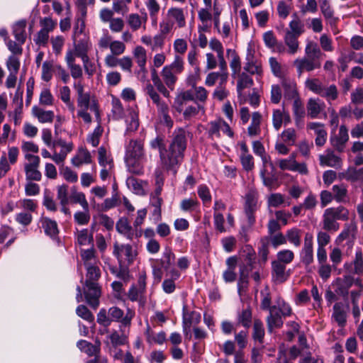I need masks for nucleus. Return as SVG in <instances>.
<instances>
[{
	"label": "nucleus",
	"mask_w": 363,
	"mask_h": 363,
	"mask_svg": "<svg viewBox=\"0 0 363 363\" xmlns=\"http://www.w3.org/2000/svg\"><path fill=\"white\" fill-rule=\"evenodd\" d=\"M186 147L185 131L181 128L174 130L167 153L162 155V165L167 169L174 168L182 162Z\"/></svg>",
	"instance_id": "1"
},
{
	"label": "nucleus",
	"mask_w": 363,
	"mask_h": 363,
	"mask_svg": "<svg viewBox=\"0 0 363 363\" xmlns=\"http://www.w3.org/2000/svg\"><path fill=\"white\" fill-rule=\"evenodd\" d=\"M187 12L183 8L172 6L169 8L163 19L160 23L162 34H169L173 29L183 28L186 26Z\"/></svg>",
	"instance_id": "2"
},
{
	"label": "nucleus",
	"mask_w": 363,
	"mask_h": 363,
	"mask_svg": "<svg viewBox=\"0 0 363 363\" xmlns=\"http://www.w3.org/2000/svg\"><path fill=\"white\" fill-rule=\"evenodd\" d=\"M85 28L84 20L78 19L74 28V33L72 35L74 50H72L74 54V59L76 57H80L83 62L89 61L87 52L91 48V43L86 37L80 38Z\"/></svg>",
	"instance_id": "3"
},
{
	"label": "nucleus",
	"mask_w": 363,
	"mask_h": 363,
	"mask_svg": "<svg viewBox=\"0 0 363 363\" xmlns=\"http://www.w3.org/2000/svg\"><path fill=\"white\" fill-rule=\"evenodd\" d=\"M258 197L257 191L253 188L249 189L244 196V211L250 226L255 223V213L259 207Z\"/></svg>",
	"instance_id": "4"
},
{
	"label": "nucleus",
	"mask_w": 363,
	"mask_h": 363,
	"mask_svg": "<svg viewBox=\"0 0 363 363\" xmlns=\"http://www.w3.org/2000/svg\"><path fill=\"white\" fill-rule=\"evenodd\" d=\"M113 255L116 257L118 262L122 264H131L135 259L138 252L136 249L129 244H118L115 242L113 245Z\"/></svg>",
	"instance_id": "5"
},
{
	"label": "nucleus",
	"mask_w": 363,
	"mask_h": 363,
	"mask_svg": "<svg viewBox=\"0 0 363 363\" xmlns=\"http://www.w3.org/2000/svg\"><path fill=\"white\" fill-rule=\"evenodd\" d=\"M77 116L82 118L85 123L90 124L91 123V113L94 114L98 123H101L99 104L96 100L77 103Z\"/></svg>",
	"instance_id": "6"
},
{
	"label": "nucleus",
	"mask_w": 363,
	"mask_h": 363,
	"mask_svg": "<svg viewBox=\"0 0 363 363\" xmlns=\"http://www.w3.org/2000/svg\"><path fill=\"white\" fill-rule=\"evenodd\" d=\"M247 248L248 252L245 257V262L240 267V279L238 281L239 291L247 287L250 272L254 269V264L255 263V251L250 247H247Z\"/></svg>",
	"instance_id": "7"
},
{
	"label": "nucleus",
	"mask_w": 363,
	"mask_h": 363,
	"mask_svg": "<svg viewBox=\"0 0 363 363\" xmlns=\"http://www.w3.org/2000/svg\"><path fill=\"white\" fill-rule=\"evenodd\" d=\"M220 132L229 138H233L234 135L230 125L222 118L211 121L208 124V133L212 139L220 138Z\"/></svg>",
	"instance_id": "8"
},
{
	"label": "nucleus",
	"mask_w": 363,
	"mask_h": 363,
	"mask_svg": "<svg viewBox=\"0 0 363 363\" xmlns=\"http://www.w3.org/2000/svg\"><path fill=\"white\" fill-rule=\"evenodd\" d=\"M108 314L112 321L120 322L121 325V328L130 327L133 318L134 317V312L130 309H128L125 315H124L123 311L116 307H111L108 311Z\"/></svg>",
	"instance_id": "9"
},
{
	"label": "nucleus",
	"mask_w": 363,
	"mask_h": 363,
	"mask_svg": "<svg viewBox=\"0 0 363 363\" xmlns=\"http://www.w3.org/2000/svg\"><path fill=\"white\" fill-rule=\"evenodd\" d=\"M277 164L281 170L298 172L302 174H307L308 172L305 163H298L296 162V155L294 153L287 159L279 160Z\"/></svg>",
	"instance_id": "10"
},
{
	"label": "nucleus",
	"mask_w": 363,
	"mask_h": 363,
	"mask_svg": "<svg viewBox=\"0 0 363 363\" xmlns=\"http://www.w3.org/2000/svg\"><path fill=\"white\" fill-rule=\"evenodd\" d=\"M350 311L349 305L342 302H337L333 307L332 320L340 328L346 325L347 314Z\"/></svg>",
	"instance_id": "11"
},
{
	"label": "nucleus",
	"mask_w": 363,
	"mask_h": 363,
	"mask_svg": "<svg viewBox=\"0 0 363 363\" xmlns=\"http://www.w3.org/2000/svg\"><path fill=\"white\" fill-rule=\"evenodd\" d=\"M301 262L308 266L313 262V236L311 233H306L304 237V243L300 252Z\"/></svg>",
	"instance_id": "12"
},
{
	"label": "nucleus",
	"mask_w": 363,
	"mask_h": 363,
	"mask_svg": "<svg viewBox=\"0 0 363 363\" xmlns=\"http://www.w3.org/2000/svg\"><path fill=\"white\" fill-rule=\"evenodd\" d=\"M294 65L296 67L298 74H301L303 72H311L318 69L321 66V62H318L314 59L303 57H298L294 61Z\"/></svg>",
	"instance_id": "13"
},
{
	"label": "nucleus",
	"mask_w": 363,
	"mask_h": 363,
	"mask_svg": "<svg viewBox=\"0 0 363 363\" xmlns=\"http://www.w3.org/2000/svg\"><path fill=\"white\" fill-rule=\"evenodd\" d=\"M116 230L128 240L141 236V230L133 229L126 218H121L116 223Z\"/></svg>",
	"instance_id": "14"
},
{
	"label": "nucleus",
	"mask_w": 363,
	"mask_h": 363,
	"mask_svg": "<svg viewBox=\"0 0 363 363\" xmlns=\"http://www.w3.org/2000/svg\"><path fill=\"white\" fill-rule=\"evenodd\" d=\"M349 140L348 130L345 125H340L337 134L330 136L331 145L339 152H342Z\"/></svg>",
	"instance_id": "15"
},
{
	"label": "nucleus",
	"mask_w": 363,
	"mask_h": 363,
	"mask_svg": "<svg viewBox=\"0 0 363 363\" xmlns=\"http://www.w3.org/2000/svg\"><path fill=\"white\" fill-rule=\"evenodd\" d=\"M306 129L307 130L313 131V133L315 135V142L317 146L322 147L325 145L327 140L328 133L323 123L318 122H310L307 124Z\"/></svg>",
	"instance_id": "16"
},
{
	"label": "nucleus",
	"mask_w": 363,
	"mask_h": 363,
	"mask_svg": "<svg viewBox=\"0 0 363 363\" xmlns=\"http://www.w3.org/2000/svg\"><path fill=\"white\" fill-rule=\"evenodd\" d=\"M320 165L339 169L342 166V159L333 150L328 149L319 155Z\"/></svg>",
	"instance_id": "17"
},
{
	"label": "nucleus",
	"mask_w": 363,
	"mask_h": 363,
	"mask_svg": "<svg viewBox=\"0 0 363 363\" xmlns=\"http://www.w3.org/2000/svg\"><path fill=\"white\" fill-rule=\"evenodd\" d=\"M272 120L273 127L277 131L280 130L282 125H286L291 122L289 113L284 107L282 109H273Z\"/></svg>",
	"instance_id": "18"
},
{
	"label": "nucleus",
	"mask_w": 363,
	"mask_h": 363,
	"mask_svg": "<svg viewBox=\"0 0 363 363\" xmlns=\"http://www.w3.org/2000/svg\"><path fill=\"white\" fill-rule=\"evenodd\" d=\"M298 38L289 32H284L283 45L285 50L281 54L295 55L300 50Z\"/></svg>",
	"instance_id": "19"
},
{
	"label": "nucleus",
	"mask_w": 363,
	"mask_h": 363,
	"mask_svg": "<svg viewBox=\"0 0 363 363\" xmlns=\"http://www.w3.org/2000/svg\"><path fill=\"white\" fill-rule=\"evenodd\" d=\"M56 145L60 146L62 149L60 152H57L55 150L54 151V153L52 154V160L57 164H60L64 162L67 154L73 150V143H67L63 140H58L54 142L53 148H55Z\"/></svg>",
	"instance_id": "20"
},
{
	"label": "nucleus",
	"mask_w": 363,
	"mask_h": 363,
	"mask_svg": "<svg viewBox=\"0 0 363 363\" xmlns=\"http://www.w3.org/2000/svg\"><path fill=\"white\" fill-rule=\"evenodd\" d=\"M74 244L76 246H93L94 237L93 233L88 229H76L74 233Z\"/></svg>",
	"instance_id": "21"
},
{
	"label": "nucleus",
	"mask_w": 363,
	"mask_h": 363,
	"mask_svg": "<svg viewBox=\"0 0 363 363\" xmlns=\"http://www.w3.org/2000/svg\"><path fill=\"white\" fill-rule=\"evenodd\" d=\"M65 61L70 70L71 76L76 80L81 79L83 75L82 69L80 65L75 64L74 54L72 50L67 52Z\"/></svg>",
	"instance_id": "22"
},
{
	"label": "nucleus",
	"mask_w": 363,
	"mask_h": 363,
	"mask_svg": "<svg viewBox=\"0 0 363 363\" xmlns=\"http://www.w3.org/2000/svg\"><path fill=\"white\" fill-rule=\"evenodd\" d=\"M325 108V104L320 99L311 98L306 104L307 114L311 118H317Z\"/></svg>",
	"instance_id": "23"
},
{
	"label": "nucleus",
	"mask_w": 363,
	"mask_h": 363,
	"mask_svg": "<svg viewBox=\"0 0 363 363\" xmlns=\"http://www.w3.org/2000/svg\"><path fill=\"white\" fill-rule=\"evenodd\" d=\"M125 157L143 158V144L138 140H130L125 145Z\"/></svg>",
	"instance_id": "24"
},
{
	"label": "nucleus",
	"mask_w": 363,
	"mask_h": 363,
	"mask_svg": "<svg viewBox=\"0 0 363 363\" xmlns=\"http://www.w3.org/2000/svg\"><path fill=\"white\" fill-rule=\"evenodd\" d=\"M205 108L203 104H196L186 106L183 111V118L185 121H191L205 115Z\"/></svg>",
	"instance_id": "25"
},
{
	"label": "nucleus",
	"mask_w": 363,
	"mask_h": 363,
	"mask_svg": "<svg viewBox=\"0 0 363 363\" xmlns=\"http://www.w3.org/2000/svg\"><path fill=\"white\" fill-rule=\"evenodd\" d=\"M87 288L86 294V298L89 305L94 308H96L99 306L98 298L101 295V290L98 285V283H91L86 284Z\"/></svg>",
	"instance_id": "26"
},
{
	"label": "nucleus",
	"mask_w": 363,
	"mask_h": 363,
	"mask_svg": "<svg viewBox=\"0 0 363 363\" xmlns=\"http://www.w3.org/2000/svg\"><path fill=\"white\" fill-rule=\"evenodd\" d=\"M126 184L128 189L135 194L143 196L147 192V183L146 182L137 179L133 177H130L127 179Z\"/></svg>",
	"instance_id": "27"
},
{
	"label": "nucleus",
	"mask_w": 363,
	"mask_h": 363,
	"mask_svg": "<svg viewBox=\"0 0 363 363\" xmlns=\"http://www.w3.org/2000/svg\"><path fill=\"white\" fill-rule=\"evenodd\" d=\"M292 111L296 126L298 128H301L303 125V119L306 112L300 99H296L294 101Z\"/></svg>",
	"instance_id": "28"
},
{
	"label": "nucleus",
	"mask_w": 363,
	"mask_h": 363,
	"mask_svg": "<svg viewBox=\"0 0 363 363\" xmlns=\"http://www.w3.org/2000/svg\"><path fill=\"white\" fill-rule=\"evenodd\" d=\"M263 40L265 45L272 49L273 52L282 53L285 50L282 43L277 42V38L272 31H267L263 34Z\"/></svg>",
	"instance_id": "29"
},
{
	"label": "nucleus",
	"mask_w": 363,
	"mask_h": 363,
	"mask_svg": "<svg viewBox=\"0 0 363 363\" xmlns=\"http://www.w3.org/2000/svg\"><path fill=\"white\" fill-rule=\"evenodd\" d=\"M262 116L260 113L255 111L252 114V119L250 125L247 128V135L250 138H255L261 133V122Z\"/></svg>",
	"instance_id": "30"
},
{
	"label": "nucleus",
	"mask_w": 363,
	"mask_h": 363,
	"mask_svg": "<svg viewBox=\"0 0 363 363\" xmlns=\"http://www.w3.org/2000/svg\"><path fill=\"white\" fill-rule=\"evenodd\" d=\"M32 114L41 123H52L55 118L52 111H46L38 106L32 108Z\"/></svg>",
	"instance_id": "31"
},
{
	"label": "nucleus",
	"mask_w": 363,
	"mask_h": 363,
	"mask_svg": "<svg viewBox=\"0 0 363 363\" xmlns=\"http://www.w3.org/2000/svg\"><path fill=\"white\" fill-rule=\"evenodd\" d=\"M281 86L284 90V97L288 99H299L295 82L289 78H284L281 80Z\"/></svg>",
	"instance_id": "32"
},
{
	"label": "nucleus",
	"mask_w": 363,
	"mask_h": 363,
	"mask_svg": "<svg viewBox=\"0 0 363 363\" xmlns=\"http://www.w3.org/2000/svg\"><path fill=\"white\" fill-rule=\"evenodd\" d=\"M147 20V13H145L143 16H140L138 13H130L127 18V22L130 28L135 31L141 27L145 28V24Z\"/></svg>",
	"instance_id": "33"
},
{
	"label": "nucleus",
	"mask_w": 363,
	"mask_h": 363,
	"mask_svg": "<svg viewBox=\"0 0 363 363\" xmlns=\"http://www.w3.org/2000/svg\"><path fill=\"white\" fill-rule=\"evenodd\" d=\"M39 222L46 235L52 238L58 234L59 230L55 220L48 217H42Z\"/></svg>",
	"instance_id": "34"
},
{
	"label": "nucleus",
	"mask_w": 363,
	"mask_h": 363,
	"mask_svg": "<svg viewBox=\"0 0 363 363\" xmlns=\"http://www.w3.org/2000/svg\"><path fill=\"white\" fill-rule=\"evenodd\" d=\"M145 335L147 342L150 344L162 345L166 340V334L164 332L161 331L157 334L154 333L148 323L146 325Z\"/></svg>",
	"instance_id": "35"
},
{
	"label": "nucleus",
	"mask_w": 363,
	"mask_h": 363,
	"mask_svg": "<svg viewBox=\"0 0 363 363\" xmlns=\"http://www.w3.org/2000/svg\"><path fill=\"white\" fill-rule=\"evenodd\" d=\"M273 279L279 283L284 282L288 277L285 270L286 265L280 262L273 261L272 262Z\"/></svg>",
	"instance_id": "36"
},
{
	"label": "nucleus",
	"mask_w": 363,
	"mask_h": 363,
	"mask_svg": "<svg viewBox=\"0 0 363 363\" xmlns=\"http://www.w3.org/2000/svg\"><path fill=\"white\" fill-rule=\"evenodd\" d=\"M26 21L20 20L16 22L13 27V34L20 44H23L26 42Z\"/></svg>",
	"instance_id": "37"
},
{
	"label": "nucleus",
	"mask_w": 363,
	"mask_h": 363,
	"mask_svg": "<svg viewBox=\"0 0 363 363\" xmlns=\"http://www.w3.org/2000/svg\"><path fill=\"white\" fill-rule=\"evenodd\" d=\"M235 74H237V91L238 94L241 95L245 89L249 88L253 85V79L245 72H240Z\"/></svg>",
	"instance_id": "38"
},
{
	"label": "nucleus",
	"mask_w": 363,
	"mask_h": 363,
	"mask_svg": "<svg viewBox=\"0 0 363 363\" xmlns=\"http://www.w3.org/2000/svg\"><path fill=\"white\" fill-rule=\"evenodd\" d=\"M240 161L243 168L246 171H250L254 168L253 157L249 153L248 148L245 143L240 145Z\"/></svg>",
	"instance_id": "39"
},
{
	"label": "nucleus",
	"mask_w": 363,
	"mask_h": 363,
	"mask_svg": "<svg viewBox=\"0 0 363 363\" xmlns=\"http://www.w3.org/2000/svg\"><path fill=\"white\" fill-rule=\"evenodd\" d=\"M72 164L79 167L84 164H89L91 162V156L90 152L85 148H79L77 153L72 157Z\"/></svg>",
	"instance_id": "40"
},
{
	"label": "nucleus",
	"mask_w": 363,
	"mask_h": 363,
	"mask_svg": "<svg viewBox=\"0 0 363 363\" xmlns=\"http://www.w3.org/2000/svg\"><path fill=\"white\" fill-rule=\"evenodd\" d=\"M268 330L272 332L274 328H279L282 325L281 315L277 311L276 306L270 308L269 315L267 318Z\"/></svg>",
	"instance_id": "41"
},
{
	"label": "nucleus",
	"mask_w": 363,
	"mask_h": 363,
	"mask_svg": "<svg viewBox=\"0 0 363 363\" xmlns=\"http://www.w3.org/2000/svg\"><path fill=\"white\" fill-rule=\"evenodd\" d=\"M323 52L318 44L312 40H308L305 48V56L321 62Z\"/></svg>",
	"instance_id": "42"
},
{
	"label": "nucleus",
	"mask_w": 363,
	"mask_h": 363,
	"mask_svg": "<svg viewBox=\"0 0 363 363\" xmlns=\"http://www.w3.org/2000/svg\"><path fill=\"white\" fill-rule=\"evenodd\" d=\"M243 69L245 72H248L250 74H256L258 77H261L262 74L261 63L254 60L253 57L251 55L247 57V62L245 64Z\"/></svg>",
	"instance_id": "43"
},
{
	"label": "nucleus",
	"mask_w": 363,
	"mask_h": 363,
	"mask_svg": "<svg viewBox=\"0 0 363 363\" xmlns=\"http://www.w3.org/2000/svg\"><path fill=\"white\" fill-rule=\"evenodd\" d=\"M133 55L141 71L146 72L147 52L145 49L141 45H137L133 51Z\"/></svg>",
	"instance_id": "44"
},
{
	"label": "nucleus",
	"mask_w": 363,
	"mask_h": 363,
	"mask_svg": "<svg viewBox=\"0 0 363 363\" xmlns=\"http://www.w3.org/2000/svg\"><path fill=\"white\" fill-rule=\"evenodd\" d=\"M325 99L328 103L336 100L339 96V91L335 84L323 85L320 95Z\"/></svg>",
	"instance_id": "45"
},
{
	"label": "nucleus",
	"mask_w": 363,
	"mask_h": 363,
	"mask_svg": "<svg viewBox=\"0 0 363 363\" xmlns=\"http://www.w3.org/2000/svg\"><path fill=\"white\" fill-rule=\"evenodd\" d=\"M143 158L125 157V162L128 172L132 174H140L143 172Z\"/></svg>",
	"instance_id": "46"
},
{
	"label": "nucleus",
	"mask_w": 363,
	"mask_h": 363,
	"mask_svg": "<svg viewBox=\"0 0 363 363\" xmlns=\"http://www.w3.org/2000/svg\"><path fill=\"white\" fill-rule=\"evenodd\" d=\"M201 320V314L196 311L184 312L183 314V327L185 331L190 328L192 325L198 324Z\"/></svg>",
	"instance_id": "47"
},
{
	"label": "nucleus",
	"mask_w": 363,
	"mask_h": 363,
	"mask_svg": "<svg viewBox=\"0 0 363 363\" xmlns=\"http://www.w3.org/2000/svg\"><path fill=\"white\" fill-rule=\"evenodd\" d=\"M80 255L85 267L97 264L98 259L93 246L87 250H82Z\"/></svg>",
	"instance_id": "48"
},
{
	"label": "nucleus",
	"mask_w": 363,
	"mask_h": 363,
	"mask_svg": "<svg viewBox=\"0 0 363 363\" xmlns=\"http://www.w3.org/2000/svg\"><path fill=\"white\" fill-rule=\"evenodd\" d=\"M73 86L77 94V103L95 100L94 99H91L90 97L89 93L84 92V84L81 79L76 80L73 84Z\"/></svg>",
	"instance_id": "49"
},
{
	"label": "nucleus",
	"mask_w": 363,
	"mask_h": 363,
	"mask_svg": "<svg viewBox=\"0 0 363 363\" xmlns=\"http://www.w3.org/2000/svg\"><path fill=\"white\" fill-rule=\"evenodd\" d=\"M279 137L283 143L294 145L297 140V133L294 128H288L281 133Z\"/></svg>",
	"instance_id": "50"
},
{
	"label": "nucleus",
	"mask_w": 363,
	"mask_h": 363,
	"mask_svg": "<svg viewBox=\"0 0 363 363\" xmlns=\"http://www.w3.org/2000/svg\"><path fill=\"white\" fill-rule=\"evenodd\" d=\"M175 256L169 248H165L162 258L159 259H155L153 262L155 263L160 262L162 267L165 270L169 269L174 262Z\"/></svg>",
	"instance_id": "51"
},
{
	"label": "nucleus",
	"mask_w": 363,
	"mask_h": 363,
	"mask_svg": "<svg viewBox=\"0 0 363 363\" xmlns=\"http://www.w3.org/2000/svg\"><path fill=\"white\" fill-rule=\"evenodd\" d=\"M177 73H175L174 71L171 69V67H164L161 75L162 77V79L165 83V84L169 87L170 89H174V84L177 81V77L175 76Z\"/></svg>",
	"instance_id": "52"
},
{
	"label": "nucleus",
	"mask_w": 363,
	"mask_h": 363,
	"mask_svg": "<svg viewBox=\"0 0 363 363\" xmlns=\"http://www.w3.org/2000/svg\"><path fill=\"white\" fill-rule=\"evenodd\" d=\"M70 89L67 86H64L60 89V98L66 104L69 111L74 116L75 107L70 99Z\"/></svg>",
	"instance_id": "53"
},
{
	"label": "nucleus",
	"mask_w": 363,
	"mask_h": 363,
	"mask_svg": "<svg viewBox=\"0 0 363 363\" xmlns=\"http://www.w3.org/2000/svg\"><path fill=\"white\" fill-rule=\"evenodd\" d=\"M334 199L337 202H345L347 198V190L343 184L334 185L332 188Z\"/></svg>",
	"instance_id": "54"
},
{
	"label": "nucleus",
	"mask_w": 363,
	"mask_h": 363,
	"mask_svg": "<svg viewBox=\"0 0 363 363\" xmlns=\"http://www.w3.org/2000/svg\"><path fill=\"white\" fill-rule=\"evenodd\" d=\"M159 116L163 119L164 123L167 127L171 128L173 125V121L169 116V106L165 101L157 107Z\"/></svg>",
	"instance_id": "55"
},
{
	"label": "nucleus",
	"mask_w": 363,
	"mask_h": 363,
	"mask_svg": "<svg viewBox=\"0 0 363 363\" xmlns=\"http://www.w3.org/2000/svg\"><path fill=\"white\" fill-rule=\"evenodd\" d=\"M100 343L99 342L98 345H94L91 343L86 341V340H79L77 342L78 348L86 353L89 356L96 355L99 351Z\"/></svg>",
	"instance_id": "56"
},
{
	"label": "nucleus",
	"mask_w": 363,
	"mask_h": 363,
	"mask_svg": "<svg viewBox=\"0 0 363 363\" xmlns=\"http://www.w3.org/2000/svg\"><path fill=\"white\" fill-rule=\"evenodd\" d=\"M286 242L289 241L295 247H299L301 240V230L296 228L288 230L286 233Z\"/></svg>",
	"instance_id": "57"
},
{
	"label": "nucleus",
	"mask_w": 363,
	"mask_h": 363,
	"mask_svg": "<svg viewBox=\"0 0 363 363\" xmlns=\"http://www.w3.org/2000/svg\"><path fill=\"white\" fill-rule=\"evenodd\" d=\"M336 221L333 216L326 209L323 214V228L327 230L336 231L339 228V225Z\"/></svg>",
	"instance_id": "58"
},
{
	"label": "nucleus",
	"mask_w": 363,
	"mask_h": 363,
	"mask_svg": "<svg viewBox=\"0 0 363 363\" xmlns=\"http://www.w3.org/2000/svg\"><path fill=\"white\" fill-rule=\"evenodd\" d=\"M292 3L290 1L281 0L277 3V13L279 18L285 19L292 10Z\"/></svg>",
	"instance_id": "59"
},
{
	"label": "nucleus",
	"mask_w": 363,
	"mask_h": 363,
	"mask_svg": "<svg viewBox=\"0 0 363 363\" xmlns=\"http://www.w3.org/2000/svg\"><path fill=\"white\" fill-rule=\"evenodd\" d=\"M86 284H91V283H97V280L101 276V272L99 268L96 266V264L94 265H90L88 267H86Z\"/></svg>",
	"instance_id": "60"
},
{
	"label": "nucleus",
	"mask_w": 363,
	"mask_h": 363,
	"mask_svg": "<svg viewBox=\"0 0 363 363\" xmlns=\"http://www.w3.org/2000/svg\"><path fill=\"white\" fill-rule=\"evenodd\" d=\"M289 28L286 29L285 32H289L298 37H299L304 31L303 24L298 18H295L291 21L289 24Z\"/></svg>",
	"instance_id": "61"
},
{
	"label": "nucleus",
	"mask_w": 363,
	"mask_h": 363,
	"mask_svg": "<svg viewBox=\"0 0 363 363\" xmlns=\"http://www.w3.org/2000/svg\"><path fill=\"white\" fill-rule=\"evenodd\" d=\"M89 207L87 209H84L83 211H78L74 214V222L79 225H87L90 220Z\"/></svg>",
	"instance_id": "62"
},
{
	"label": "nucleus",
	"mask_w": 363,
	"mask_h": 363,
	"mask_svg": "<svg viewBox=\"0 0 363 363\" xmlns=\"http://www.w3.org/2000/svg\"><path fill=\"white\" fill-rule=\"evenodd\" d=\"M150 145L152 149H157L159 150L160 162H162V155L167 153L164 137L157 135L150 141Z\"/></svg>",
	"instance_id": "63"
},
{
	"label": "nucleus",
	"mask_w": 363,
	"mask_h": 363,
	"mask_svg": "<svg viewBox=\"0 0 363 363\" xmlns=\"http://www.w3.org/2000/svg\"><path fill=\"white\" fill-rule=\"evenodd\" d=\"M194 101L196 104H203L208 98V91L203 86H196L193 88Z\"/></svg>",
	"instance_id": "64"
}]
</instances>
